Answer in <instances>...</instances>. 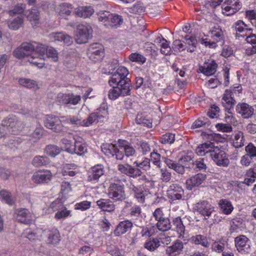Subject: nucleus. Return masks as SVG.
Here are the masks:
<instances>
[{"mask_svg": "<svg viewBox=\"0 0 256 256\" xmlns=\"http://www.w3.org/2000/svg\"><path fill=\"white\" fill-rule=\"evenodd\" d=\"M175 140L174 134L172 133L166 134L162 136L161 138V142L162 144H171L174 142Z\"/></svg>", "mask_w": 256, "mask_h": 256, "instance_id": "obj_60", "label": "nucleus"}, {"mask_svg": "<svg viewBox=\"0 0 256 256\" xmlns=\"http://www.w3.org/2000/svg\"><path fill=\"white\" fill-rule=\"evenodd\" d=\"M245 40L252 45V46L248 48L246 50V53L248 56H251L256 54V34H252L251 32L246 36Z\"/></svg>", "mask_w": 256, "mask_h": 256, "instance_id": "obj_28", "label": "nucleus"}, {"mask_svg": "<svg viewBox=\"0 0 256 256\" xmlns=\"http://www.w3.org/2000/svg\"><path fill=\"white\" fill-rule=\"evenodd\" d=\"M94 12V9L92 6H80L74 10V13L76 16L84 18L90 16Z\"/></svg>", "mask_w": 256, "mask_h": 256, "instance_id": "obj_33", "label": "nucleus"}, {"mask_svg": "<svg viewBox=\"0 0 256 256\" xmlns=\"http://www.w3.org/2000/svg\"><path fill=\"white\" fill-rule=\"evenodd\" d=\"M100 22L107 28H116L123 22L120 16L110 13L109 12H100L98 14Z\"/></svg>", "mask_w": 256, "mask_h": 256, "instance_id": "obj_5", "label": "nucleus"}, {"mask_svg": "<svg viewBox=\"0 0 256 256\" xmlns=\"http://www.w3.org/2000/svg\"><path fill=\"white\" fill-rule=\"evenodd\" d=\"M233 145L236 148H240L244 146V136L242 132L238 131L235 133Z\"/></svg>", "mask_w": 256, "mask_h": 256, "instance_id": "obj_43", "label": "nucleus"}, {"mask_svg": "<svg viewBox=\"0 0 256 256\" xmlns=\"http://www.w3.org/2000/svg\"><path fill=\"white\" fill-rule=\"evenodd\" d=\"M46 50V46L36 42H24L14 50L13 54L18 58H26L28 60L36 52L44 53Z\"/></svg>", "mask_w": 256, "mask_h": 256, "instance_id": "obj_3", "label": "nucleus"}, {"mask_svg": "<svg viewBox=\"0 0 256 256\" xmlns=\"http://www.w3.org/2000/svg\"><path fill=\"white\" fill-rule=\"evenodd\" d=\"M26 4H16L14 8L9 11L8 14L10 16H14L16 14H22L26 10Z\"/></svg>", "mask_w": 256, "mask_h": 256, "instance_id": "obj_52", "label": "nucleus"}, {"mask_svg": "<svg viewBox=\"0 0 256 256\" xmlns=\"http://www.w3.org/2000/svg\"><path fill=\"white\" fill-rule=\"evenodd\" d=\"M184 248V243L180 240H176L172 246L166 248V254L169 256H174L179 254Z\"/></svg>", "mask_w": 256, "mask_h": 256, "instance_id": "obj_27", "label": "nucleus"}, {"mask_svg": "<svg viewBox=\"0 0 256 256\" xmlns=\"http://www.w3.org/2000/svg\"><path fill=\"white\" fill-rule=\"evenodd\" d=\"M117 169L121 174L133 178L141 176L142 173L140 168H136V166H133L128 163L118 164Z\"/></svg>", "mask_w": 256, "mask_h": 256, "instance_id": "obj_13", "label": "nucleus"}, {"mask_svg": "<svg viewBox=\"0 0 256 256\" xmlns=\"http://www.w3.org/2000/svg\"><path fill=\"white\" fill-rule=\"evenodd\" d=\"M136 122L146 126L148 127H152V123L150 120L145 118L142 114H138L136 119Z\"/></svg>", "mask_w": 256, "mask_h": 256, "instance_id": "obj_61", "label": "nucleus"}, {"mask_svg": "<svg viewBox=\"0 0 256 256\" xmlns=\"http://www.w3.org/2000/svg\"><path fill=\"white\" fill-rule=\"evenodd\" d=\"M107 115L108 112L105 110L102 113L100 112L92 113L87 119L84 120L83 126H89L93 124L102 122Z\"/></svg>", "mask_w": 256, "mask_h": 256, "instance_id": "obj_18", "label": "nucleus"}, {"mask_svg": "<svg viewBox=\"0 0 256 256\" xmlns=\"http://www.w3.org/2000/svg\"><path fill=\"white\" fill-rule=\"evenodd\" d=\"M234 28L237 32L236 37L239 38L240 37L244 38L248 34V33L252 31V29L249 28L248 26L243 21L239 20L234 24Z\"/></svg>", "mask_w": 256, "mask_h": 256, "instance_id": "obj_24", "label": "nucleus"}, {"mask_svg": "<svg viewBox=\"0 0 256 256\" xmlns=\"http://www.w3.org/2000/svg\"><path fill=\"white\" fill-rule=\"evenodd\" d=\"M88 50L90 58H94L96 60H98L102 57L104 48L99 43L91 44L89 46Z\"/></svg>", "mask_w": 256, "mask_h": 256, "instance_id": "obj_21", "label": "nucleus"}, {"mask_svg": "<svg viewBox=\"0 0 256 256\" xmlns=\"http://www.w3.org/2000/svg\"><path fill=\"white\" fill-rule=\"evenodd\" d=\"M218 204L222 212L226 214H230L234 209L232 202L226 199L220 200Z\"/></svg>", "mask_w": 256, "mask_h": 256, "instance_id": "obj_39", "label": "nucleus"}, {"mask_svg": "<svg viewBox=\"0 0 256 256\" xmlns=\"http://www.w3.org/2000/svg\"><path fill=\"white\" fill-rule=\"evenodd\" d=\"M60 239V234L57 230H52L48 232V234L47 242L50 244H58Z\"/></svg>", "mask_w": 256, "mask_h": 256, "instance_id": "obj_40", "label": "nucleus"}, {"mask_svg": "<svg viewBox=\"0 0 256 256\" xmlns=\"http://www.w3.org/2000/svg\"><path fill=\"white\" fill-rule=\"evenodd\" d=\"M0 200L10 206H12L14 202L11 193L5 190L0 191Z\"/></svg>", "mask_w": 256, "mask_h": 256, "instance_id": "obj_41", "label": "nucleus"}, {"mask_svg": "<svg viewBox=\"0 0 256 256\" xmlns=\"http://www.w3.org/2000/svg\"><path fill=\"white\" fill-rule=\"evenodd\" d=\"M122 149H124L126 162L128 160H132V158L136 156V152L134 148L130 144H124L122 146Z\"/></svg>", "mask_w": 256, "mask_h": 256, "instance_id": "obj_36", "label": "nucleus"}, {"mask_svg": "<svg viewBox=\"0 0 256 256\" xmlns=\"http://www.w3.org/2000/svg\"><path fill=\"white\" fill-rule=\"evenodd\" d=\"M96 204L104 211L112 212L115 209V205L108 199H100L96 201Z\"/></svg>", "mask_w": 256, "mask_h": 256, "instance_id": "obj_34", "label": "nucleus"}, {"mask_svg": "<svg viewBox=\"0 0 256 256\" xmlns=\"http://www.w3.org/2000/svg\"><path fill=\"white\" fill-rule=\"evenodd\" d=\"M24 24V18L22 16H18L9 22L8 28L14 30H18Z\"/></svg>", "mask_w": 256, "mask_h": 256, "instance_id": "obj_42", "label": "nucleus"}, {"mask_svg": "<svg viewBox=\"0 0 256 256\" xmlns=\"http://www.w3.org/2000/svg\"><path fill=\"white\" fill-rule=\"evenodd\" d=\"M235 244L238 251L250 252L251 242L246 236L241 235L236 238Z\"/></svg>", "mask_w": 256, "mask_h": 256, "instance_id": "obj_19", "label": "nucleus"}, {"mask_svg": "<svg viewBox=\"0 0 256 256\" xmlns=\"http://www.w3.org/2000/svg\"><path fill=\"white\" fill-rule=\"evenodd\" d=\"M124 184L110 183L108 189L110 198L116 201H122L126 198Z\"/></svg>", "mask_w": 256, "mask_h": 256, "instance_id": "obj_10", "label": "nucleus"}, {"mask_svg": "<svg viewBox=\"0 0 256 256\" xmlns=\"http://www.w3.org/2000/svg\"><path fill=\"white\" fill-rule=\"evenodd\" d=\"M132 226V223L129 220L121 222L116 226L114 234L116 236L123 234Z\"/></svg>", "mask_w": 256, "mask_h": 256, "instance_id": "obj_31", "label": "nucleus"}, {"mask_svg": "<svg viewBox=\"0 0 256 256\" xmlns=\"http://www.w3.org/2000/svg\"><path fill=\"white\" fill-rule=\"evenodd\" d=\"M236 112L243 118L248 119L254 114V109L250 104L245 102H240L236 106Z\"/></svg>", "mask_w": 256, "mask_h": 256, "instance_id": "obj_14", "label": "nucleus"}, {"mask_svg": "<svg viewBox=\"0 0 256 256\" xmlns=\"http://www.w3.org/2000/svg\"><path fill=\"white\" fill-rule=\"evenodd\" d=\"M232 92L230 90H226L222 100L223 106L228 110V112L230 114L231 113V108H234L236 104L235 100L232 97Z\"/></svg>", "mask_w": 256, "mask_h": 256, "instance_id": "obj_25", "label": "nucleus"}, {"mask_svg": "<svg viewBox=\"0 0 256 256\" xmlns=\"http://www.w3.org/2000/svg\"><path fill=\"white\" fill-rule=\"evenodd\" d=\"M150 160L152 163L160 168L161 166V160H160V155L156 152L154 150L150 153Z\"/></svg>", "mask_w": 256, "mask_h": 256, "instance_id": "obj_55", "label": "nucleus"}, {"mask_svg": "<svg viewBox=\"0 0 256 256\" xmlns=\"http://www.w3.org/2000/svg\"><path fill=\"white\" fill-rule=\"evenodd\" d=\"M50 162L48 158L44 156H36L32 160V164L36 167L46 165Z\"/></svg>", "mask_w": 256, "mask_h": 256, "instance_id": "obj_45", "label": "nucleus"}, {"mask_svg": "<svg viewBox=\"0 0 256 256\" xmlns=\"http://www.w3.org/2000/svg\"><path fill=\"white\" fill-rule=\"evenodd\" d=\"M193 210L204 216L205 220H208L216 212L214 207L206 200L197 202L194 205Z\"/></svg>", "mask_w": 256, "mask_h": 256, "instance_id": "obj_9", "label": "nucleus"}, {"mask_svg": "<svg viewBox=\"0 0 256 256\" xmlns=\"http://www.w3.org/2000/svg\"><path fill=\"white\" fill-rule=\"evenodd\" d=\"M248 176L250 178H246L244 180V184L248 186H250L255 182L254 178L256 177V172L250 170L248 172Z\"/></svg>", "mask_w": 256, "mask_h": 256, "instance_id": "obj_63", "label": "nucleus"}, {"mask_svg": "<svg viewBox=\"0 0 256 256\" xmlns=\"http://www.w3.org/2000/svg\"><path fill=\"white\" fill-rule=\"evenodd\" d=\"M16 218L18 221L28 224L32 220V216L30 212L26 208H18L15 211Z\"/></svg>", "mask_w": 256, "mask_h": 256, "instance_id": "obj_22", "label": "nucleus"}, {"mask_svg": "<svg viewBox=\"0 0 256 256\" xmlns=\"http://www.w3.org/2000/svg\"><path fill=\"white\" fill-rule=\"evenodd\" d=\"M217 68V64L214 60L210 62L204 64V66H200L198 72H202L206 76H211L215 73Z\"/></svg>", "mask_w": 256, "mask_h": 256, "instance_id": "obj_29", "label": "nucleus"}, {"mask_svg": "<svg viewBox=\"0 0 256 256\" xmlns=\"http://www.w3.org/2000/svg\"><path fill=\"white\" fill-rule=\"evenodd\" d=\"M210 36L214 42H209L210 46L215 45L216 42L224 41V34L222 28L219 26H215L212 28L209 32Z\"/></svg>", "mask_w": 256, "mask_h": 256, "instance_id": "obj_23", "label": "nucleus"}, {"mask_svg": "<svg viewBox=\"0 0 256 256\" xmlns=\"http://www.w3.org/2000/svg\"><path fill=\"white\" fill-rule=\"evenodd\" d=\"M116 144H104L101 146L102 150L107 156H114Z\"/></svg>", "mask_w": 256, "mask_h": 256, "instance_id": "obj_46", "label": "nucleus"}, {"mask_svg": "<svg viewBox=\"0 0 256 256\" xmlns=\"http://www.w3.org/2000/svg\"><path fill=\"white\" fill-rule=\"evenodd\" d=\"M242 8L238 0H227L222 5V13L230 16L238 12Z\"/></svg>", "mask_w": 256, "mask_h": 256, "instance_id": "obj_12", "label": "nucleus"}, {"mask_svg": "<svg viewBox=\"0 0 256 256\" xmlns=\"http://www.w3.org/2000/svg\"><path fill=\"white\" fill-rule=\"evenodd\" d=\"M18 82L20 84L28 88L35 89L38 88L36 82L30 79L21 78L19 79Z\"/></svg>", "mask_w": 256, "mask_h": 256, "instance_id": "obj_47", "label": "nucleus"}, {"mask_svg": "<svg viewBox=\"0 0 256 256\" xmlns=\"http://www.w3.org/2000/svg\"><path fill=\"white\" fill-rule=\"evenodd\" d=\"M70 98V93L68 94H63L60 93L57 96L56 100L60 104H68V100Z\"/></svg>", "mask_w": 256, "mask_h": 256, "instance_id": "obj_56", "label": "nucleus"}, {"mask_svg": "<svg viewBox=\"0 0 256 256\" xmlns=\"http://www.w3.org/2000/svg\"><path fill=\"white\" fill-rule=\"evenodd\" d=\"M166 194L168 198L172 200H180L184 194V190L179 184H172L168 187Z\"/></svg>", "mask_w": 256, "mask_h": 256, "instance_id": "obj_15", "label": "nucleus"}, {"mask_svg": "<svg viewBox=\"0 0 256 256\" xmlns=\"http://www.w3.org/2000/svg\"><path fill=\"white\" fill-rule=\"evenodd\" d=\"M52 176V173L49 170H39L34 174L32 179L36 184H44L48 182L50 180Z\"/></svg>", "mask_w": 256, "mask_h": 256, "instance_id": "obj_20", "label": "nucleus"}, {"mask_svg": "<svg viewBox=\"0 0 256 256\" xmlns=\"http://www.w3.org/2000/svg\"><path fill=\"white\" fill-rule=\"evenodd\" d=\"M129 59L140 64H143L146 60V58L144 56L138 53L132 54L129 56Z\"/></svg>", "mask_w": 256, "mask_h": 256, "instance_id": "obj_54", "label": "nucleus"}, {"mask_svg": "<svg viewBox=\"0 0 256 256\" xmlns=\"http://www.w3.org/2000/svg\"><path fill=\"white\" fill-rule=\"evenodd\" d=\"M52 208L54 211H57L55 214V218L60 220L67 218L70 215V211L68 210L60 202H55L52 204Z\"/></svg>", "mask_w": 256, "mask_h": 256, "instance_id": "obj_17", "label": "nucleus"}, {"mask_svg": "<svg viewBox=\"0 0 256 256\" xmlns=\"http://www.w3.org/2000/svg\"><path fill=\"white\" fill-rule=\"evenodd\" d=\"M174 224L176 228L177 232L182 236L184 234L185 230V227L182 222V219L180 217H177L173 220Z\"/></svg>", "mask_w": 256, "mask_h": 256, "instance_id": "obj_50", "label": "nucleus"}, {"mask_svg": "<svg viewBox=\"0 0 256 256\" xmlns=\"http://www.w3.org/2000/svg\"><path fill=\"white\" fill-rule=\"evenodd\" d=\"M91 26L87 24H80L77 26L74 35V40L76 43L82 44L87 42L92 34Z\"/></svg>", "mask_w": 256, "mask_h": 256, "instance_id": "obj_7", "label": "nucleus"}, {"mask_svg": "<svg viewBox=\"0 0 256 256\" xmlns=\"http://www.w3.org/2000/svg\"><path fill=\"white\" fill-rule=\"evenodd\" d=\"M44 124L48 128L56 132H62L64 129L61 120L55 116H46L44 120Z\"/></svg>", "mask_w": 256, "mask_h": 256, "instance_id": "obj_11", "label": "nucleus"}, {"mask_svg": "<svg viewBox=\"0 0 256 256\" xmlns=\"http://www.w3.org/2000/svg\"><path fill=\"white\" fill-rule=\"evenodd\" d=\"M194 164L196 166L195 168L198 169L200 171H206L208 168L203 158H200L196 160Z\"/></svg>", "mask_w": 256, "mask_h": 256, "instance_id": "obj_58", "label": "nucleus"}, {"mask_svg": "<svg viewBox=\"0 0 256 256\" xmlns=\"http://www.w3.org/2000/svg\"><path fill=\"white\" fill-rule=\"evenodd\" d=\"M150 160L149 158H144L142 162H140L136 160L134 162V164H136V168H141L146 170L150 168Z\"/></svg>", "mask_w": 256, "mask_h": 256, "instance_id": "obj_53", "label": "nucleus"}, {"mask_svg": "<svg viewBox=\"0 0 256 256\" xmlns=\"http://www.w3.org/2000/svg\"><path fill=\"white\" fill-rule=\"evenodd\" d=\"M46 52L44 53L36 52L29 58L28 60L30 63L38 66V68H42L44 65V56Z\"/></svg>", "mask_w": 256, "mask_h": 256, "instance_id": "obj_32", "label": "nucleus"}, {"mask_svg": "<svg viewBox=\"0 0 256 256\" xmlns=\"http://www.w3.org/2000/svg\"><path fill=\"white\" fill-rule=\"evenodd\" d=\"M60 151V148L55 145H48L45 148L46 153L52 157H55Z\"/></svg>", "mask_w": 256, "mask_h": 256, "instance_id": "obj_48", "label": "nucleus"}, {"mask_svg": "<svg viewBox=\"0 0 256 256\" xmlns=\"http://www.w3.org/2000/svg\"><path fill=\"white\" fill-rule=\"evenodd\" d=\"M104 167L102 165H97L91 168L89 172L88 180L90 181L97 180L104 174Z\"/></svg>", "mask_w": 256, "mask_h": 256, "instance_id": "obj_30", "label": "nucleus"}, {"mask_svg": "<svg viewBox=\"0 0 256 256\" xmlns=\"http://www.w3.org/2000/svg\"><path fill=\"white\" fill-rule=\"evenodd\" d=\"M28 20L32 24H36L39 22L40 14L38 10L36 8H32L28 11V14H26Z\"/></svg>", "mask_w": 256, "mask_h": 256, "instance_id": "obj_38", "label": "nucleus"}, {"mask_svg": "<svg viewBox=\"0 0 256 256\" xmlns=\"http://www.w3.org/2000/svg\"><path fill=\"white\" fill-rule=\"evenodd\" d=\"M206 174H203L199 173L192 176L186 180V188L191 190L194 188L198 187L206 180Z\"/></svg>", "mask_w": 256, "mask_h": 256, "instance_id": "obj_16", "label": "nucleus"}, {"mask_svg": "<svg viewBox=\"0 0 256 256\" xmlns=\"http://www.w3.org/2000/svg\"><path fill=\"white\" fill-rule=\"evenodd\" d=\"M246 154L252 158L256 157V146L250 142L245 148Z\"/></svg>", "mask_w": 256, "mask_h": 256, "instance_id": "obj_62", "label": "nucleus"}, {"mask_svg": "<svg viewBox=\"0 0 256 256\" xmlns=\"http://www.w3.org/2000/svg\"><path fill=\"white\" fill-rule=\"evenodd\" d=\"M72 7L68 3H62L59 6V13L61 16L70 14Z\"/></svg>", "mask_w": 256, "mask_h": 256, "instance_id": "obj_49", "label": "nucleus"}, {"mask_svg": "<svg viewBox=\"0 0 256 256\" xmlns=\"http://www.w3.org/2000/svg\"><path fill=\"white\" fill-rule=\"evenodd\" d=\"M156 226L160 232H164L170 230L172 228V224L170 218H168L164 219L160 223H156Z\"/></svg>", "mask_w": 256, "mask_h": 256, "instance_id": "obj_44", "label": "nucleus"}, {"mask_svg": "<svg viewBox=\"0 0 256 256\" xmlns=\"http://www.w3.org/2000/svg\"><path fill=\"white\" fill-rule=\"evenodd\" d=\"M154 42L158 46H160V52L162 54L164 55L171 54L172 52V48L169 46L168 42L162 35L156 38Z\"/></svg>", "mask_w": 256, "mask_h": 256, "instance_id": "obj_26", "label": "nucleus"}, {"mask_svg": "<svg viewBox=\"0 0 256 256\" xmlns=\"http://www.w3.org/2000/svg\"><path fill=\"white\" fill-rule=\"evenodd\" d=\"M128 71L124 66H119L110 80L108 83L112 87L108 94L110 99L115 100L120 96L130 95V84L127 76Z\"/></svg>", "mask_w": 256, "mask_h": 256, "instance_id": "obj_1", "label": "nucleus"}, {"mask_svg": "<svg viewBox=\"0 0 256 256\" xmlns=\"http://www.w3.org/2000/svg\"><path fill=\"white\" fill-rule=\"evenodd\" d=\"M160 246V242L158 238H150L147 240L144 248L149 251L153 252Z\"/></svg>", "mask_w": 256, "mask_h": 256, "instance_id": "obj_37", "label": "nucleus"}, {"mask_svg": "<svg viewBox=\"0 0 256 256\" xmlns=\"http://www.w3.org/2000/svg\"><path fill=\"white\" fill-rule=\"evenodd\" d=\"M74 138L75 141L74 145H72L70 141L67 139L64 138L62 140V143L66 144V150L70 153H74L80 156L86 152V146L84 142L83 139L78 136H75Z\"/></svg>", "mask_w": 256, "mask_h": 256, "instance_id": "obj_6", "label": "nucleus"}, {"mask_svg": "<svg viewBox=\"0 0 256 256\" xmlns=\"http://www.w3.org/2000/svg\"><path fill=\"white\" fill-rule=\"evenodd\" d=\"M193 158V153L192 152H188L183 154L177 162L166 157H162V159L170 168L174 170L179 174H183L184 173L186 164L190 162Z\"/></svg>", "mask_w": 256, "mask_h": 256, "instance_id": "obj_4", "label": "nucleus"}, {"mask_svg": "<svg viewBox=\"0 0 256 256\" xmlns=\"http://www.w3.org/2000/svg\"><path fill=\"white\" fill-rule=\"evenodd\" d=\"M46 55L48 57L51 58L52 59V60L54 62L58 60V54L57 51L54 48L52 47L48 48L46 47Z\"/></svg>", "mask_w": 256, "mask_h": 256, "instance_id": "obj_64", "label": "nucleus"}, {"mask_svg": "<svg viewBox=\"0 0 256 256\" xmlns=\"http://www.w3.org/2000/svg\"><path fill=\"white\" fill-rule=\"evenodd\" d=\"M190 241L196 245H200L204 248L210 246V242L206 236L202 234H196L191 237Z\"/></svg>", "mask_w": 256, "mask_h": 256, "instance_id": "obj_35", "label": "nucleus"}, {"mask_svg": "<svg viewBox=\"0 0 256 256\" xmlns=\"http://www.w3.org/2000/svg\"><path fill=\"white\" fill-rule=\"evenodd\" d=\"M123 150L124 149H122V146L119 148H118V146H116L114 156H116V160H124L126 162V156H124V150Z\"/></svg>", "mask_w": 256, "mask_h": 256, "instance_id": "obj_59", "label": "nucleus"}, {"mask_svg": "<svg viewBox=\"0 0 256 256\" xmlns=\"http://www.w3.org/2000/svg\"><path fill=\"white\" fill-rule=\"evenodd\" d=\"M68 122L76 126H82L84 120H82L78 116H70L67 119Z\"/></svg>", "mask_w": 256, "mask_h": 256, "instance_id": "obj_57", "label": "nucleus"}, {"mask_svg": "<svg viewBox=\"0 0 256 256\" xmlns=\"http://www.w3.org/2000/svg\"><path fill=\"white\" fill-rule=\"evenodd\" d=\"M208 126V120L206 117H200L198 118L192 125V128H197Z\"/></svg>", "mask_w": 256, "mask_h": 256, "instance_id": "obj_51", "label": "nucleus"}, {"mask_svg": "<svg viewBox=\"0 0 256 256\" xmlns=\"http://www.w3.org/2000/svg\"><path fill=\"white\" fill-rule=\"evenodd\" d=\"M195 152L199 156L210 158L218 166L227 167L230 164L226 153L214 142L202 144L196 148Z\"/></svg>", "mask_w": 256, "mask_h": 256, "instance_id": "obj_2", "label": "nucleus"}, {"mask_svg": "<svg viewBox=\"0 0 256 256\" xmlns=\"http://www.w3.org/2000/svg\"><path fill=\"white\" fill-rule=\"evenodd\" d=\"M2 125L8 129L9 132L13 134H16L22 131L24 128L22 121L18 120L16 116L12 115L4 120Z\"/></svg>", "mask_w": 256, "mask_h": 256, "instance_id": "obj_8", "label": "nucleus"}]
</instances>
